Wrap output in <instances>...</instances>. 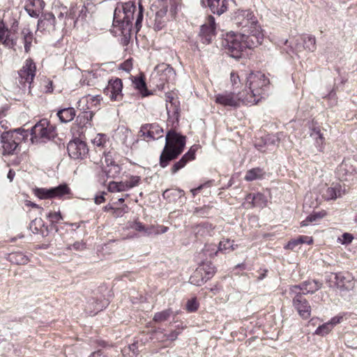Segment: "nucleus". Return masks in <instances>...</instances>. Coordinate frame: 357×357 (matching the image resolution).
Returning a JSON list of instances; mask_svg holds the SVG:
<instances>
[{
    "label": "nucleus",
    "instance_id": "nucleus-1",
    "mask_svg": "<svg viewBox=\"0 0 357 357\" xmlns=\"http://www.w3.org/2000/svg\"><path fill=\"white\" fill-rule=\"evenodd\" d=\"M231 20L235 25L242 30V33L251 36L248 43L262 44L264 39V30L257 16L250 9H238L232 14Z\"/></svg>",
    "mask_w": 357,
    "mask_h": 357
},
{
    "label": "nucleus",
    "instance_id": "nucleus-2",
    "mask_svg": "<svg viewBox=\"0 0 357 357\" xmlns=\"http://www.w3.org/2000/svg\"><path fill=\"white\" fill-rule=\"evenodd\" d=\"M232 86L231 92L218 93L215 96V102L224 107H240L243 105H253L248 97V91L243 88L239 76L232 72L230 74Z\"/></svg>",
    "mask_w": 357,
    "mask_h": 357
},
{
    "label": "nucleus",
    "instance_id": "nucleus-3",
    "mask_svg": "<svg viewBox=\"0 0 357 357\" xmlns=\"http://www.w3.org/2000/svg\"><path fill=\"white\" fill-rule=\"evenodd\" d=\"M232 86L231 92L218 93L215 96V102L224 107H240L243 105H253L248 97V91L243 88L239 76L232 72L230 74Z\"/></svg>",
    "mask_w": 357,
    "mask_h": 357
},
{
    "label": "nucleus",
    "instance_id": "nucleus-4",
    "mask_svg": "<svg viewBox=\"0 0 357 357\" xmlns=\"http://www.w3.org/2000/svg\"><path fill=\"white\" fill-rule=\"evenodd\" d=\"M251 36L243 33L229 31L227 33L222 41V47L227 53L234 59L241 58L247 49L255 48L261 44L250 45Z\"/></svg>",
    "mask_w": 357,
    "mask_h": 357
},
{
    "label": "nucleus",
    "instance_id": "nucleus-5",
    "mask_svg": "<svg viewBox=\"0 0 357 357\" xmlns=\"http://www.w3.org/2000/svg\"><path fill=\"white\" fill-rule=\"evenodd\" d=\"M185 137L174 131H170L166 136V144L160 155V165L165 167L168 162L176 158L183 150Z\"/></svg>",
    "mask_w": 357,
    "mask_h": 357
},
{
    "label": "nucleus",
    "instance_id": "nucleus-6",
    "mask_svg": "<svg viewBox=\"0 0 357 357\" xmlns=\"http://www.w3.org/2000/svg\"><path fill=\"white\" fill-rule=\"evenodd\" d=\"M268 80L266 76L260 73H250L246 77V82L243 88L248 91V97L252 103L256 105L262 98L264 87L268 84Z\"/></svg>",
    "mask_w": 357,
    "mask_h": 357
},
{
    "label": "nucleus",
    "instance_id": "nucleus-7",
    "mask_svg": "<svg viewBox=\"0 0 357 357\" xmlns=\"http://www.w3.org/2000/svg\"><path fill=\"white\" fill-rule=\"evenodd\" d=\"M54 136V128L46 120H42L31 129V141L39 143L50 139Z\"/></svg>",
    "mask_w": 357,
    "mask_h": 357
},
{
    "label": "nucleus",
    "instance_id": "nucleus-8",
    "mask_svg": "<svg viewBox=\"0 0 357 357\" xmlns=\"http://www.w3.org/2000/svg\"><path fill=\"white\" fill-rule=\"evenodd\" d=\"M23 130H15L3 132L1 136V142L5 153L10 154L17 149L19 143L24 137Z\"/></svg>",
    "mask_w": 357,
    "mask_h": 357
},
{
    "label": "nucleus",
    "instance_id": "nucleus-9",
    "mask_svg": "<svg viewBox=\"0 0 357 357\" xmlns=\"http://www.w3.org/2000/svg\"><path fill=\"white\" fill-rule=\"evenodd\" d=\"M341 181L336 176L331 175L327 183L328 187L323 192V198L327 201L335 200L345 195L346 189Z\"/></svg>",
    "mask_w": 357,
    "mask_h": 357
},
{
    "label": "nucleus",
    "instance_id": "nucleus-10",
    "mask_svg": "<svg viewBox=\"0 0 357 357\" xmlns=\"http://www.w3.org/2000/svg\"><path fill=\"white\" fill-rule=\"evenodd\" d=\"M215 267L211 264H203L199 266L190 278V282L201 286L215 274Z\"/></svg>",
    "mask_w": 357,
    "mask_h": 357
},
{
    "label": "nucleus",
    "instance_id": "nucleus-11",
    "mask_svg": "<svg viewBox=\"0 0 357 357\" xmlns=\"http://www.w3.org/2000/svg\"><path fill=\"white\" fill-rule=\"evenodd\" d=\"M135 8L132 1L119 4L114 13V22L128 24L133 20Z\"/></svg>",
    "mask_w": 357,
    "mask_h": 357
},
{
    "label": "nucleus",
    "instance_id": "nucleus-12",
    "mask_svg": "<svg viewBox=\"0 0 357 357\" xmlns=\"http://www.w3.org/2000/svg\"><path fill=\"white\" fill-rule=\"evenodd\" d=\"M357 172V160L355 158H347L342 161L339 165L335 176L340 181H349Z\"/></svg>",
    "mask_w": 357,
    "mask_h": 357
},
{
    "label": "nucleus",
    "instance_id": "nucleus-13",
    "mask_svg": "<svg viewBox=\"0 0 357 357\" xmlns=\"http://www.w3.org/2000/svg\"><path fill=\"white\" fill-rule=\"evenodd\" d=\"M67 150L69 156L74 160H82L89 153L87 144L79 139L70 141L68 144Z\"/></svg>",
    "mask_w": 357,
    "mask_h": 357
},
{
    "label": "nucleus",
    "instance_id": "nucleus-14",
    "mask_svg": "<svg viewBox=\"0 0 357 357\" xmlns=\"http://www.w3.org/2000/svg\"><path fill=\"white\" fill-rule=\"evenodd\" d=\"M215 35V19L208 16L206 22L201 26L200 36L204 43L209 44Z\"/></svg>",
    "mask_w": 357,
    "mask_h": 357
},
{
    "label": "nucleus",
    "instance_id": "nucleus-15",
    "mask_svg": "<svg viewBox=\"0 0 357 357\" xmlns=\"http://www.w3.org/2000/svg\"><path fill=\"white\" fill-rule=\"evenodd\" d=\"M336 287L340 291H349L354 289L355 281L349 273H336L334 275Z\"/></svg>",
    "mask_w": 357,
    "mask_h": 357
},
{
    "label": "nucleus",
    "instance_id": "nucleus-16",
    "mask_svg": "<svg viewBox=\"0 0 357 357\" xmlns=\"http://www.w3.org/2000/svg\"><path fill=\"white\" fill-rule=\"evenodd\" d=\"M293 305L303 319H308L311 315V307L301 294H297L293 299Z\"/></svg>",
    "mask_w": 357,
    "mask_h": 357
},
{
    "label": "nucleus",
    "instance_id": "nucleus-17",
    "mask_svg": "<svg viewBox=\"0 0 357 357\" xmlns=\"http://www.w3.org/2000/svg\"><path fill=\"white\" fill-rule=\"evenodd\" d=\"M123 84L120 79H111L105 89V91L112 100H119L122 98Z\"/></svg>",
    "mask_w": 357,
    "mask_h": 357
},
{
    "label": "nucleus",
    "instance_id": "nucleus-18",
    "mask_svg": "<svg viewBox=\"0 0 357 357\" xmlns=\"http://www.w3.org/2000/svg\"><path fill=\"white\" fill-rule=\"evenodd\" d=\"M36 66L31 60H26L19 72L20 82L22 84H31L35 77Z\"/></svg>",
    "mask_w": 357,
    "mask_h": 357
},
{
    "label": "nucleus",
    "instance_id": "nucleus-19",
    "mask_svg": "<svg viewBox=\"0 0 357 357\" xmlns=\"http://www.w3.org/2000/svg\"><path fill=\"white\" fill-rule=\"evenodd\" d=\"M140 132L148 139H156L162 137L163 130L157 123H150L142 126Z\"/></svg>",
    "mask_w": 357,
    "mask_h": 357
},
{
    "label": "nucleus",
    "instance_id": "nucleus-20",
    "mask_svg": "<svg viewBox=\"0 0 357 357\" xmlns=\"http://www.w3.org/2000/svg\"><path fill=\"white\" fill-rule=\"evenodd\" d=\"M45 3L43 0H26L24 8L31 17H38L43 11Z\"/></svg>",
    "mask_w": 357,
    "mask_h": 357
},
{
    "label": "nucleus",
    "instance_id": "nucleus-21",
    "mask_svg": "<svg viewBox=\"0 0 357 357\" xmlns=\"http://www.w3.org/2000/svg\"><path fill=\"white\" fill-rule=\"evenodd\" d=\"M210 10L218 15L225 13L228 9V0H203Z\"/></svg>",
    "mask_w": 357,
    "mask_h": 357
},
{
    "label": "nucleus",
    "instance_id": "nucleus-22",
    "mask_svg": "<svg viewBox=\"0 0 357 357\" xmlns=\"http://www.w3.org/2000/svg\"><path fill=\"white\" fill-rule=\"evenodd\" d=\"M100 100L99 96L87 95L79 100V106L83 110L92 109L100 105Z\"/></svg>",
    "mask_w": 357,
    "mask_h": 357
},
{
    "label": "nucleus",
    "instance_id": "nucleus-23",
    "mask_svg": "<svg viewBox=\"0 0 357 357\" xmlns=\"http://www.w3.org/2000/svg\"><path fill=\"white\" fill-rule=\"evenodd\" d=\"M321 287V284L315 280L305 282L300 288L298 286H293L290 289L291 294H297L298 289H301L303 294L314 293L319 290Z\"/></svg>",
    "mask_w": 357,
    "mask_h": 357
},
{
    "label": "nucleus",
    "instance_id": "nucleus-24",
    "mask_svg": "<svg viewBox=\"0 0 357 357\" xmlns=\"http://www.w3.org/2000/svg\"><path fill=\"white\" fill-rule=\"evenodd\" d=\"M154 73L160 77L162 81L168 80L175 75L173 68L166 63L158 65L155 68Z\"/></svg>",
    "mask_w": 357,
    "mask_h": 357
},
{
    "label": "nucleus",
    "instance_id": "nucleus-25",
    "mask_svg": "<svg viewBox=\"0 0 357 357\" xmlns=\"http://www.w3.org/2000/svg\"><path fill=\"white\" fill-rule=\"evenodd\" d=\"M250 207L263 208L267 205V199L264 195L260 193L256 195L249 194L245 198Z\"/></svg>",
    "mask_w": 357,
    "mask_h": 357
},
{
    "label": "nucleus",
    "instance_id": "nucleus-26",
    "mask_svg": "<svg viewBox=\"0 0 357 357\" xmlns=\"http://www.w3.org/2000/svg\"><path fill=\"white\" fill-rule=\"evenodd\" d=\"M38 26L47 31L54 30L57 28V23L52 13H46L38 22Z\"/></svg>",
    "mask_w": 357,
    "mask_h": 357
},
{
    "label": "nucleus",
    "instance_id": "nucleus-27",
    "mask_svg": "<svg viewBox=\"0 0 357 357\" xmlns=\"http://www.w3.org/2000/svg\"><path fill=\"white\" fill-rule=\"evenodd\" d=\"M326 212L325 211H321L318 212H314L311 214H310L305 220H303L301 222V227H306L308 226L310 224L318 222L319 220H321L324 217L326 216Z\"/></svg>",
    "mask_w": 357,
    "mask_h": 357
},
{
    "label": "nucleus",
    "instance_id": "nucleus-28",
    "mask_svg": "<svg viewBox=\"0 0 357 357\" xmlns=\"http://www.w3.org/2000/svg\"><path fill=\"white\" fill-rule=\"evenodd\" d=\"M75 114V110L73 107L65 108L57 112L58 117L63 123H68L73 121Z\"/></svg>",
    "mask_w": 357,
    "mask_h": 357
},
{
    "label": "nucleus",
    "instance_id": "nucleus-29",
    "mask_svg": "<svg viewBox=\"0 0 357 357\" xmlns=\"http://www.w3.org/2000/svg\"><path fill=\"white\" fill-rule=\"evenodd\" d=\"M71 193L70 188L67 184H61L56 187L52 188V199H61L65 195H68Z\"/></svg>",
    "mask_w": 357,
    "mask_h": 357
},
{
    "label": "nucleus",
    "instance_id": "nucleus-30",
    "mask_svg": "<svg viewBox=\"0 0 357 357\" xmlns=\"http://www.w3.org/2000/svg\"><path fill=\"white\" fill-rule=\"evenodd\" d=\"M135 88L139 91L142 96L145 97L150 94L146 88L145 81L142 77H135L133 79Z\"/></svg>",
    "mask_w": 357,
    "mask_h": 357
},
{
    "label": "nucleus",
    "instance_id": "nucleus-31",
    "mask_svg": "<svg viewBox=\"0 0 357 357\" xmlns=\"http://www.w3.org/2000/svg\"><path fill=\"white\" fill-rule=\"evenodd\" d=\"M108 141V137L105 134L98 133L91 139V144L96 147L103 148Z\"/></svg>",
    "mask_w": 357,
    "mask_h": 357
},
{
    "label": "nucleus",
    "instance_id": "nucleus-32",
    "mask_svg": "<svg viewBox=\"0 0 357 357\" xmlns=\"http://www.w3.org/2000/svg\"><path fill=\"white\" fill-rule=\"evenodd\" d=\"M33 194L40 199H52V188H36L33 189Z\"/></svg>",
    "mask_w": 357,
    "mask_h": 357
},
{
    "label": "nucleus",
    "instance_id": "nucleus-33",
    "mask_svg": "<svg viewBox=\"0 0 357 357\" xmlns=\"http://www.w3.org/2000/svg\"><path fill=\"white\" fill-rule=\"evenodd\" d=\"M264 175V172L260 168H253L248 170L245 176V180L247 181H252L256 179L261 178Z\"/></svg>",
    "mask_w": 357,
    "mask_h": 357
},
{
    "label": "nucleus",
    "instance_id": "nucleus-34",
    "mask_svg": "<svg viewBox=\"0 0 357 357\" xmlns=\"http://www.w3.org/2000/svg\"><path fill=\"white\" fill-rule=\"evenodd\" d=\"M237 245L229 239H224L219 243L218 250L220 252L233 251L236 248Z\"/></svg>",
    "mask_w": 357,
    "mask_h": 357
},
{
    "label": "nucleus",
    "instance_id": "nucleus-35",
    "mask_svg": "<svg viewBox=\"0 0 357 357\" xmlns=\"http://www.w3.org/2000/svg\"><path fill=\"white\" fill-rule=\"evenodd\" d=\"M153 8H161L155 11L156 19L162 18L167 12V5L163 0H158L155 4L153 5Z\"/></svg>",
    "mask_w": 357,
    "mask_h": 357
},
{
    "label": "nucleus",
    "instance_id": "nucleus-36",
    "mask_svg": "<svg viewBox=\"0 0 357 357\" xmlns=\"http://www.w3.org/2000/svg\"><path fill=\"white\" fill-rule=\"evenodd\" d=\"M0 42L8 46L12 44L9 39V31L3 22H0Z\"/></svg>",
    "mask_w": 357,
    "mask_h": 357
},
{
    "label": "nucleus",
    "instance_id": "nucleus-37",
    "mask_svg": "<svg viewBox=\"0 0 357 357\" xmlns=\"http://www.w3.org/2000/svg\"><path fill=\"white\" fill-rule=\"evenodd\" d=\"M22 38L24 42L26 52H29L31 44L33 41V34L29 29H24L22 31Z\"/></svg>",
    "mask_w": 357,
    "mask_h": 357
},
{
    "label": "nucleus",
    "instance_id": "nucleus-38",
    "mask_svg": "<svg viewBox=\"0 0 357 357\" xmlns=\"http://www.w3.org/2000/svg\"><path fill=\"white\" fill-rule=\"evenodd\" d=\"M108 190L112 192H123L128 190L126 188V184H125L124 181L110 182L108 185Z\"/></svg>",
    "mask_w": 357,
    "mask_h": 357
},
{
    "label": "nucleus",
    "instance_id": "nucleus-39",
    "mask_svg": "<svg viewBox=\"0 0 357 357\" xmlns=\"http://www.w3.org/2000/svg\"><path fill=\"white\" fill-rule=\"evenodd\" d=\"M304 47L310 52H314L316 49V38L312 36H307L304 39Z\"/></svg>",
    "mask_w": 357,
    "mask_h": 357
},
{
    "label": "nucleus",
    "instance_id": "nucleus-40",
    "mask_svg": "<svg viewBox=\"0 0 357 357\" xmlns=\"http://www.w3.org/2000/svg\"><path fill=\"white\" fill-rule=\"evenodd\" d=\"M10 260L17 264H24L27 262L28 259L22 253H13L9 256Z\"/></svg>",
    "mask_w": 357,
    "mask_h": 357
},
{
    "label": "nucleus",
    "instance_id": "nucleus-41",
    "mask_svg": "<svg viewBox=\"0 0 357 357\" xmlns=\"http://www.w3.org/2000/svg\"><path fill=\"white\" fill-rule=\"evenodd\" d=\"M311 137L316 140L317 144L319 146L320 150L323 149L324 137L319 130L314 129L311 132Z\"/></svg>",
    "mask_w": 357,
    "mask_h": 357
},
{
    "label": "nucleus",
    "instance_id": "nucleus-42",
    "mask_svg": "<svg viewBox=\"0 0 357 357\" xmlns=\"http://www.w3.org/2000/svg\"><path fill=\"white\" fill-rule=\"evenodd\" d=\"M332 328L331 327L330 324H328L327 322L322 324L321 326H319L315 331L314 334L324 336L327 334H328L331 331Z\"/></svg>",
    "mask_w": 357,
    "mask_h": 357
},
{
    "label": "nucleus",
    "instance_id": "nucleus-43",
    "mask_svg": "<svg viewBox=\"0 0 357 357\" xmlns=\"http://www.w3.org/2000/svg\"><path fill=\"white\" fill-rule=\"evenodd\" d=\"M170 316L169 310H164L155 314L153 320L155 322H162L167 320Z\"/></svg>",
    "mask_w": 357,
    "mask_h": 357
},
{
    "label": "nucleus",
    "instance_id": "nucleus-44",
    "mask_svg": "<svg viewBox=\"0 0 357 357\" xmlns=\"http://www.w3.org/2000/svg\"><path fill=\"white\" fill-rule=\"evenodd\" d=\"M47 218H48L52 223H59L63 219L59 211L49 213L47 215Z\"/></svg>",
    "mask_w": 357,
    "mask_h": 357
},
{
    "label": "nucleus",
    "instance_id": "nucleus-45",
    "mask_svg": "<svg viewBox=\"0 0 357 357\" xmlns=\"http://www.w3.org/2000/svg\"><path fill=\"white\" fill-rule=\"evenodd\" d=\"M68 20L67 18V15H66V12L65 11L64 13L63 12H61L59 13V15H58V20H57V28H63L67 22H66V20Z\"/></svg>",
    "mask_w": 357,
    "mask_h": 357
},
{
    "label": "nucleus",
    "instance_id": "nucleus-46",
    "mask_svg": "<svg viewBox=\"0 0 357 357\" xmlns=\"http://www.w3.org/2000/svg\"><path fill=\"white\" fill-rule=\"evenodd\" d=\"M199 303L196 298L189 300L186 303V309L188 312H195L198 309Z\"/></svg>",
    "mask_w": 357,
    "mask_h": 357
},
{
    "label": "nucleus",
    "instance_id": "nucleus-47",
    "mask_svg": "<svg viewBox=\"0 0 357 357\" xmlns=\"http://www.w3.org/2000/svg\"><path fill=\"white\" fill-rule=\"evenodd\" d=\"M186 163H187V161L185 159H183V158H181V159L178 162H177L176 163H175L174 165V166L172 168V172L173 174L176 173L180 169L184 167L185 165H186Z\"/></svg>",
    "mask_w": 357,
    "mask_h": 357
},
{
    "label": "nucleus",
    "instance_id": "nucleus-48",
    "mask_svg": "<svg viewBox=\"0 0 357 357\" xmlns=\"http://www.w3.org/2000/svg\"><path fill=\"white\" fill-rule=\"evenodd\" d=\"M139 178L137 176L131 177L128 181H126L125 184H126L127 190L132 188L136 186L139 183Z\"/></svg>",
    "mask_w": 357,
    "mask_h": 357
},
{
    "label": "nucleus",
    "instance_id": "nucleus-49",
    "mask_svg": "<svg viewBox=\"0 0 357 357\" xmlns=\"http://www.w3.org/2000/svg\"><path fill=\"white\" fill-rule=\"evenodd\" d=\"M353 239L354 237L351 234L344 233V234H342L341 238H340V241L342 243V244H349L352 242Z\"/></svg>",
    "mask_w": 357,
    "mask_h": 357
},
{
    "label": "nucleus",
    "instance_id": "nucleus-50",
    "mask_svg": "<svg viewBox=\"0 0 357 357\" xmlns=\"http://www.w3.org/2000/svg\"><path fill=\"white\" fill-rule=\"evenodd\" d=\"M196 149L191 147L190 149L182 158L187 162L195 158Z\"/></svg>",
    "mask_w": 357,
    "mask_h": 357
},
{
    "label": "nucleus",
    "instance_id": "nucleus-51",
    "mask_svg": "<svg viewBox=\"0 0 357 357\" xmlns=\"http://www.w3.org/2000/svg\"><path fill=\"white\" fill-rule=\"evenodd\" d=\"M298 240L300 244L307 243L310 245L313 243V238L311 236H301L298 238Z\"/></svg>",
    "mask_w": 357,
    "mask_h": 357
},
{
    "label": "nucleus",
    "instance_id": "nucleus-52",
    "mask_svg": "<svg viewBox=\"0 0 357 357\" xmlns=\"http://www.w3.org/2000/svg\"><path fill=\"white\" fill-rule=\"evenodd\" d=\"M132 68V61L131 60L126 61L121 66V68L123 70H124L126 72H128V73L130 71Z\"/></svg>",
    "mask_w": 357,
    "mask_h": 357
},
{
    "label": "nucleus",
    "instance_id": "nucleus-53",
    "mask_svg": "<svg viewBox=\"0 0 357 357\" xmlns=\"http://www.w3.org/2000/svg\"><path fill=\"white\" fill-rule=\"evenodd\" d=\"M299 244L300 243L298 242V238L293 239L287 243V244L284 246V248L289 250H294Z\"/></svg>",
    "mask_w": 357,
    "mask_h": 357
},
{
    "label": "nucleus",
    "instance_id": "nucleus-54",
    "mask_svg": "<svg viewBox=\"0 0 357 357\" xmlns=\"http://www.w3.org/2000/svg\"><path fill=\"white\" fill-rule=\"evenodd\" d=\"M342 317H333L329 321H328V324H330L331 327L333 328V327L339 324L342 320Z\"/></svg>",
    "mask_w": 357,
    "mask_h": 357
},
{
    "label": "nucleus",
    "instance_id": "nucleus-55",
    "mask_svg": "<svg viewBox=\"0 0 357 357\" xmlns=\"http://www.w3.org/2000/svg\"><path fill=\"white\" fill-rule=\"evenodd\" d=\"M95 203L97 204H100L105 202V197L103 195L96 196L94 199Z\"/></svg>",
    "mask_w": 357,
    "mask_h": 357
},
{
    "label": "nucleus",
    "instance_id": "nucleus-56",
    "mask_svg": "<svg viewBox=\"0 0 357 357\" xmlns=\"http://www.w3.org/2000/svg\"><path fill=\"white\" fill-rule=\"evenodd\" d=\"M132 227L137 231H143L144 229L143 225L140 222H135Z\"/></svg>",
    "mask_w": 357,
    "mask_h": 357
},
{
    "label": "nucleus",
    "instance_id": "nucleus-57",
    "mask_svg": "<svg viewBox=\"0 0 357 357\" xmlns=\"http://www.w3.org/2000/svg\"><path fill=\"white\" fill-rule=\"evenodd\" d=\"M25 205L27 206H31L32 208H41L38 204L29 200L25 201Z\"/></svg>",
    "mask_w": 357,
    "mask_h": 357
},
{
    "label": "nucleus",
    "instance_id": "nucleus-58",
    "mask_svg": "<svg viewBox=\"0 0 357 357\" xmlns=\"http://www.w3.org/2000/svg\"><path fill=\"white\" fill-rule=\"evenodd\" d=\"M177 336L178 333L175 331H173L167 336V339L170 340H174L177 338Z\"/></svg>",
    "mask_w": 357,
    "mask_h": 357
},
{
    "label": "nucleus",
    "instance_id": "nucleus-59",
    "mask_svg": "<svg viewBox=\"0 0 357 357\" xmlns=\"http://www.w3.org/2000/svg\"><path fill=\"white\" fill-rule=\"evenodd\" d=\"M137 345L135 344H132L131 345L129 346L128 349L130 350H132V356L131 357H133L134 356H136L137 355V351H135L137 349Z\"/></svg>",
    "mask_w": 357,
    "mask_h": 357
},
{
    "label": "nucleus",
    "instance_id": "nucleus-60",
    "mask_svg": "<svg viewBox=\"0 0 357 357\" xmlns=\"http://www.w3.org/2000/svg\"><path fill=\"white\" fill-rule=\"evenodd\" d=\"M89 357H106V356L100 351H97L91 354Z\"/></svg>",
    "mask_w": 357,
    "mask_h": 357
},
{
    "label": "nucleus",
    "instance_id": "nucleus-61",
    "mask_svg": "<svg viewBox=\"0 0 357 357\" xmlns=\"http://www.w3.org/2000/svg\"><path fill=\"white\" fill-rule=\"evenodd\" d=\"M15 176V172H13L12 170H10L8 174L7 177L10 180V181H12L13 180V178H14Z\"/></svg>",
    "mask_w": 357,
    "mask_h": 357
},
{
    "label": "nucleus",
    "instance_id": "nucleus-62",
    "mask_svg": "<svg viewBox=\"0 0 357 357\" xmlns=\"http://www.w3.org/2000/svg\"><path fill=\"white\" fill-rule=\"evenodd\" d=\"M142 20V12L139 11V14H138V17H137V21H136V25L137 26H138V24H139L141 23Z\"/></svg>",
    "mask_w": 357,
    "mask_h": 357
},
{
    "label": "nucleus",
    "instance_id": "nucleus-63",
    "mask_svg": "<svg viewBox=\"0 0 357 357\" xmlns=\"http://www.w3.org/2000/svg\"><path fill=\"white\" fill-rule=\"evenodd\" d=\"M202 187H203V185H199V186L198 188H197L192 189V190H191V192H192V195L195 196V195L197 194V191L200 190L202 188Z\"/></svg>",
    "mask_w": 357,
    "mask_h": 357
},
{
    "label": "nucleus",
    "instance_id": "nucleus-64",
    "mask_svg": "<svg viewBox=\"0 0 357 357\" xmlns=\"http://www.w3.org/2000/svg\"><path fill=\"white\" fill-rule=\"evenodd\" d=\"M113 210H114V207H112V206H110V205H107V206H105L104 207V211H107V212H108V211H113Z\"/></svg>",
    "mask_w": 357,
    "mask_h": 357
}]
</instances>
